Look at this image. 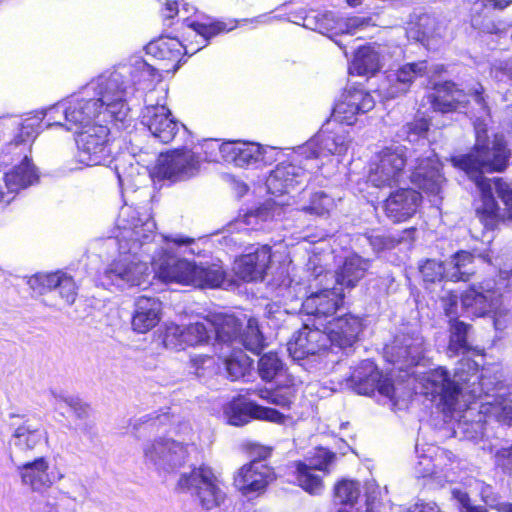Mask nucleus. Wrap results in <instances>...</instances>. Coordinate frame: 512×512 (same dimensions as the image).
Returning a JSON list of instances; mask_svg holds the SVG:
<instances>
[{
  "mask_svg": "<svg viewBox=\"0 0 512 512\" xmlns=\"http://www.w3.org/2000/svg\"><path fill=\"white\" fill-rule=\"evenodd\" d=\"M115 239L119 257L101 276L103 286L124 289L148 284L150 262L155 276L163 282L196 287H219L226 274L220 264L196 265L181 255L198 253L194 238L180 234L155 239L156 224L148 208L125 204L116 222Z\"/></svg>",
  "mask_w": 512,
  "mask_h": 512,
  "instance_id": "obj_1",
  "label": "nucleus"
},
{
  "mask_svg": "<svg viewBox=\"0 0 512 512\" xmlns=\"http://www.w3.org/2000/svg\"><path fill=\"white\" fill-rule=\"evenodd\" d=\"M485 131L476 126V144L473 152L453 157V165L463 170L475 183L480 192V205L476 207L479 222L487 231L494 230L502 217L493 195V189L505 205L509 218H512V182L502 178L493 180L483 176L484 172L503 171L510 157L503 135H495L493 140L486 139Z\"/></svg>",
  "mask_w": 512,
  "mask_h": 512,
  "instance_id": "obj_2",
  "label": "nucleus"
},
{
  "mask_svg": "<svg viewBox=\"0 0 512 512\" xmlns=\"http://www.w3.org/2000/svg\"><path fill=\"white\" fill-rule=\"evenodd\" d=\"M122 75L105 73L91 80L78 92L59 101L56 108L64 114L65 129L75 133L98 123L114 122L126 127L129 107L121 102Z\"/></svg>",
  "mask_w": 512,
  "mask_h": 512,
  "instance_id": "obj_3",
  "label": "nucleus"
},
{
  "mask_svg": "<svg viewBox=\"0 0 512 512\" xmlns=\"http://www.w3.org/2000/svg\"><path fill=\"white\" fill-rule=\"evenodd\" d=\"M275 290L277 296L281 297L286 303L303 300L301 303L302 311L314 317L313 323L320 326L334 317V314L343 303L344 295L342 289L332 288L323 289L317 292H311L308 295V289L300 280L291 278L289 275L283 276L278 282L275 281Z\"/></svg>",
  "mask_w": 512,
  "mask_h": 512,
  "instance_id": "obj_4",
  "label": "nucleus"
},
{
  "mask_svg": "<svg viewBox=\"0 0 512 512\" xmlns=\"http://www.w3.org/2000/svg\"><path fill=\"white\" fill-rule=\"evenodd\" d=\"M202 149L207 153L206 159L215 160L214 152L218 150L225 161L238 167L268 165L276 161L280 153L276 147L272 146H261L246 142H224L219 144L217 140L205 141Z\"/></svg>",
  "mask_w": 512,
  "mask_h": 512,
  "instance_id": "obj_5",
  "label": "nucleus"
},
{
  "mask_svg": "<svg viewBox=\"0 0 512 512\" xmlns=\"http://www.w3.org/2000/svg\"><path fill=\"white\" fill-rule=\"evenodd\" d=\"M167 92V88H161L146 94L145 106L141 112L142 125L161 143L171 142L180 127L185 129L182 124L174 119L171 111L166 106Z\"/></svg>",
  "mask_w": 512,
  "mask_h": 512,
  "instance_id": "obj_6",
  "label": "nucleus"
},
{
  "mask_svg": "<svg viewBox=\"0 0 512 512\" xmlns=\"http://www.w3.org/2000/svg\"><path fill=\"white\" fill-rule=\"evenodd\" d=\"M195 445L184 440L158 438L143 447L144 460L159 473H172L185 465Z\"/></svg>",
  "mask_w": 512,
  "mask_h": 512,
  "instance_id": "obj_7",
  "label": "nucleus"
},
{
  "mask_svg": "<svg viewBox=\"0 0 512 512\" xmlns=\"http://www.w3.org/2000/svg\"><path fill=\"white\" fill-rule=\"evenodd\" d=\"M177 486L180 490L189 492L205 510L219 507L226 498L212 469L205 465L181 474Z\"/></svg>",
  "mask_w": 512,
  "mask_h": 512,
  "instance_id": "obj_8",
  "label": "nucleus"
},
{
  "mask_svg": "<svg viewBox=\"0 0 512 512\" xmlns=\"http://www.w3.org/2000/svg\"><path fill=\"white\" fill-rule=\"evenodd\" d=\"M407 149L402 145H392L380 150L369 166L368 182L374 187L399 185L406 175Z\"/></svg>",
  "mask_w": 512,
  "mask_h": 512,
  "instance_id": "obj_9",
  "label": "nucleus"
},
{
  "mask_svg": "<svg viewBox=\"0 0 512 512\" xmlns=\"http://www.w3.org/2000/svg\"><path fill=\"white\" fill-rule=\"evenodd\" d=\"M107 123H98L77 132V159L86 166L106 165L112 160V150L108 140Z\"/></svg>",
  "mask_w": 512,
  "mask_h": 512,
  "instance_id": "obj_10",
  "label": "nucleus"
},
{
  "mask_svg": "<svg viewBox=\"0 0 512 512\" xmlns=\"http://www.w3.org/2000/svg\"><path fill=\"white\" fill-rule=\"evenodd\" d=\"M425 282L434 283L443 279L452 282L468 281L475 273L474 257L467 251H459L447 262L426 259L419 265Z\"/></svg>",
  "mask_w": 512,
  "mask_h": 512,
  "instance_id": "obj_11",
  "label": "nucleus"
},
{
  "mask_svg": "<svg viewBox=\"0 0 512 512\" xmlns=\"http://www.w3.org/2000/svg\"><path fill=\"white\" fill-rule=\"evenodd\" d=\"M302 158L305 155L299 154V149L292 156L289 162L279 163L273 169L266 179V186L269 193L273 195H283L290 193L296 186L303 184L308 179V172L313 169H319L320 165H313L306 161L302 166Z\"/></svg>",
  "mask_w": 512,
  "mask_h": 512,
  "instance_id": "obj_12",
  "label": "nucleus"
},
{
  "mask_svg": "<svg viewBox=\"0 0 512 512\" xmlns=\"http://www.w3.org/2000/svg\"><path fill=\"white\" fill-rule=\"evenodd\" d=\"M460 381L463 378L451 379L448 371L438 367L424 373L421 378L422 392L432 400L439 399V403L449 412L460 409L458 399L462 391Z\"/></svg>",
  "mask_w": 512,
  "mask_h": 512,
  "instance_id": "obj_13",
  "label": "nucleus"
},
{
  "mask_svg": "<svg viewBox=\"0 0 512 512\" xmlns=\"http://www.w3.org/2000/svg\"><path fill=\"white\" fill-rule=\"evenodd\" d=\"M199 169L200 160L196 153L184 148L161 154L153 174L160 179L177 182L194 177L198 174Z\"/></svg>",
  "mask_w": 512,
  "mask_h": 512,
  "instance_id": "obj_14",
  "label": "nucleus"
},
{
  "mask_svg": "<svg viewBox=\"0 0 512 512\" xmlns=\"http://www.w3.org/2000/svg\"><path fill=\"white\" fill-rule=\"evenodd\" d=\"M304 324L287 343V350L295 361L318 358L330 346V338L323 326L312 323Z\"/></svg>",
  "mask_w": 512,
  "mask_h": 512,
  "instance_id": "obj_15",
  "label": "nucleus"
},
{
  "mask_svg": "<svg viewBox=\"0 0 512 512\" xmlns=\"http://www.w3.org/2000/svg\"><path fill=\"white\" fill-rule=\"evenodd\" d=\"M335 454L325 448H319L311 458L294 462L295 475L298 485L310 494H320L323 490L322 474L329 472L330 465L335 460Z\"/></svg>",
  "mask_w": 512,
  "mask_h": 512,
  "instance_id": "obj_16",
  "label": "nucleus"
},
{
  "mask_svg": "<svg viewBox=\"0 0 512 512\" xmlns=\"http://www.w3.org/2000/svg\"><path fill=\"white\" fill-rule=\"evenodd\" d=\"M350 144L351 138L347 131L343 129L328 131L322 128L305 145L299 147V154L305 155V160L316 165L320 157L344 155Z\"/></svg>",
  "mask_w": 512,
  "mask_h": 512,
  "instance_id": "obj_17",
  "label": "nucleus"
},
{
  "mask_svg": "<svg viewBox=\"0 0 512 512\" xmlns=\"http://www.w3.org/2000/svg\"><path fill=\"white\" fill-rule=\"evenodd\" d=\"M112 73L122 75L118 88L122 92L121 102L125 104H127V97L133 94L135 90H148L147 94H149L162 88H153L154 84L161 80V75L157 69L143 59H136L131 66L120 67Z\"/></svg>",
  "mask_w": 512,
  "mask_h": 512,
  "instance_id": "obj_18",
  "label": "nucleus"
},
{
  "mask_svg": "<svg viewBox=\"0 0 512 512\" xmlns=\"http://www.w3.org/2000/svg\"><path fill=\"white\" fill-rule=\"evenodd\" d=\"M347 385L358 394L369 395L377 390L381 395L394 401V386L391 380L383 377L371 360L362 361L354 368Z\"/></svg>",
  "mask_w": 512,
  "mask_h": 512,
  "instance_id": "obj_19",
  "label": "nucleus"
},
{
  "mask_svg": "<svg viewBox=\"0 0 512 512\" xmlns=\"http://www.w3.org/2000/svg\"><path fill=\"white\" fill-rule=\"evenodd\" d=\"M500 296L497 282L493 279L471 285L461 295L459 309L468 316L481 317L491 312Z\"/></svg>",
  "mask_w": 512,
  "mask_h": 512,
  "instance_id": "obj_20",
  "label": "nucleus"
},
{
  "mask_svg": "<svg viewBox=\"0 0 512 512\" xmlns=\"http://www.w3.org/2000/svg\"><path fill=\"white\" fill-rule=\"evenodd\" d=\"M424 351V340L419 334H401L384 348V357L399 370H406L420 362Z\"/></svg>",
  "mask_w": 512,
  "mask_h": 512,
  "instance_id": "obj_21",
  "label": "nucleus"
},
{
  "mask_svg": "<svg viewBox=\"0 0 512 512\" xmlns=\"http://www.w3.org/2000/svg\"><path fill=\"white\" fill-rule=\"evenodd\" d=\"M275 479L274 471L262 460H252L234 475V486L244 496L259 495Z\"/></svg>",
  "mask_w": 512,
  "mask_h": 512,
  "instance_id": "obj_22",
  "label": "nucleus"
},
{
  "mask_svg": "<svg viewBox=\"0 0 512 512\" xmlns=\"http://www.w3.org/2000/svg\"><path fill=\"white\" fill-rule=\"evenodd\" d=\"M440 162L432 150L416 158V165L410 175L411 182L429 196H440L445 179L440 172Z\"/></svg>",
  "mask_w": 512,
  "mask_h": 512,
  "instance_id": "obj_23",
  "label": "nucleus"
},
{
  "mask_svg": "<svg viewBox=\"0 0 512 512\" xmlns=\"http://www.w3.org/2000/svg\"><path fill=\"white\" fill-rule=\"evenodd\" d=\"M374 97L364 89L350 88L346 90L335 104L332 117L335 121L353 125L358 116L371 111L375 107Z\"/></svg>",
  "mask_w": 512,
  "mask_h": 512,
  "instance_id": "obj_24",
  "label": "nucleus"
},
{
  "mask_svg": "<svg viewBox=\"0 0 512 512\" xmlns=\"http://www.w3.org/2000/svg\"><path fill=\"white\" fill-rule=\"evenodd\" d=\"M427 73L428 66L426 61L404 64L397 70L386 73L385 78L379 85V93L385 99L396 98L405 94L410 89L415 79Z\"/></svg>",
  "mask_w": 512,
  "mask_h": 512,
  "instance_id": "obj_25",
  "label": "nucleus"
},
{
  "mask_svg": "<svg viewBox=\"0 0 512 512\" xmlns=\"http://www.w3.org/2000/svg\"><path fill=\"white\" fill-rule=\"evenodd\" d=\"M17 472L23 485L35 492H43L63 478L62 473L50 469L49 461L45 457H38L19 465Z\"/></svg>",
  "mask_w": 512,
  "mask_h": 512,
  "instance_id": "obj_26",
  "label": "nucleus"
},
{
  "mask_svg": "<svg viewBox=\"0 0 512 512\" xmlns=\"http://www.w3.org/2000/svg\"><path fill=\"white\" fill-rule=\"evenodd\" d=\"M225 415L228 423L234 426H243L250 419L266 420L277 424H284L288 419L287 416L278 410L263 407L253 402H232L225 409Z\"/></svg>",
  "mask_w": 512,
  "mask_h": 512,
  "instance_id": "obj_27",
  "label": "nucleus"
},
{
  "mask_svg": "<svg viewBox=\"0 0 512 512\" xmlns=\"http://www.w3.org/2000/svg\"><path fill=\"white\" fill-rule=\"evenodd\" d=\"M271 262V248L257 247L253 252L241 255L235 260L233 270L243 281H262Z\"/></svg>",
  "mask_w": 512,
  "mask_h": 512,
  "instance_id": "obj_28",
  "label": "nucleus"
},
{
  "mask_svg": "<svg viewBox=\"0 0 512 512\" xmlns=\"http://www.w3.org/2000/svg\"><path fill=\"white\" fill-rule=\"evenodd\" d=\"M28 284L38 294L58 290L60 297L68 305L73 304L77 296V287L73 278L61 271L38 273L29 279Z\"/></svg>",
  "mask_w": 512,
  "mask_h": 512,
  "instance_id": "obj_29",
  "label": "nucleus"
},
{
  "mask_svg": "<svg viewBox=\"0 0 512 512\" xmlns=\"http://www.w3.org/2000/svg\"><path fill=\"white\" fill-rule=\"evenodd\" d=\"M479 384L481 386L480 391L473 388L470 392L473 398L482 399L480 412L484 415L495 417L499 422L512 425V395H508L505 389L501 387L494 394L485 392L484 396H482L481 391L485 385V378H482Z\"/></svg>",
  "mask_w": 512,
  "mask_h": 512,
  "instance_id": "obj_30",
  "label": "nucleus"
},
{
  "mask_svg": "<svg viewBox=\"0 0 512 512\" xmlns=\"http://www.w3.org/2000/svg\"><path fill=\"white\" fill-rule=\"evenodd\" d=\"M421 199L414 189L397 190L384 202V212L394 223L406 221L416 213Z\"/></svg>",
  "mask_w": 512,
  "mask_h": 512,
  "instance_id": "obj_31",
  "label": "nucleus"
},
{
  "mask_svg": "<svg viewBox=\"0 0 512 512\" xmlns=\"http://www.w3.org/2000/svg\"><path fill=\"white\" fill-rule=\"evenodd\" d=\"M330 338V345L340 348L351 347L362 330V322L353 315H344L329 320L323 326Z\"/></svg>",
  "mask_w": 512,
  "mask_h": 512,
  "instance_id": "obj_32",
  "label": "nucleus"
},
{
  "mask_svg": "<svg viewBox=\"0 0 512 512\" xmlns=\"http://www.w3.org/2000/svg\"><path fill=\"white\" fill-rule=\"evenodd\" d=\"M46 443V432L38 424L26 420L14 430L12 435V445L14 448L12 460L16 461L20 455L28 456Z\"/></svg>",
  "mask_w": 512,
  "mask_h": 512,
  "instance_id": "obj_33",
  "label": "nucleus"
},
{
  "mask_svg": "<svg viewBox=\"0 0 512 512\" xmlns=\"http://www.w3.org/2000/svg\"><path fill=\"white\" fill-rule=\"evenodd\" d=\"M443 308L446 315L450 318L451 335L448 350L454 354L467 349V333L469 326L456 318L459 312L458 296L448 292L442 297Z\"/></svg>",
  "mask_w": 512,
  "mask_h": 512,
  "instance_id": "obj_34",
  "label": "nucleus"
},
{
  "mask_svg": "<svg viewBox=\"0 0 512 512\" xmlns=\"http://www.w3.org/2000/svg\"><path fill=\"white\" fill-rule=\"evenodd\" d=\"M11 153L20 159V163L5 173V184L10 192H18L37 182L38 173L27 152L13 150Z\"/></svg>",
  "mask_w": 512,
  "mask_h": 512,
  "instance_id": "obj_35",
  "label": "nucleus"
},
{
  "mask_svg": "<svg viewBox=\"0 0 512 512\" xmlns=\"http://www.w3.org/2000/svg\"><path fill=\"white\" fill-rule=\"evenodd\" d=\"M161 303L155 298L141 296L135 303L132 328L138 333H147L160 321Z\"/></svg>",
  "mask_w": 512,
  "mask_h": 512,
  "instance_id": "obj_36",
  "label": "nucleus"
},
{
  "mask_svg": "<svg viewBox=\"0 0 512 512\" xmlns=\"http://www.w3.org/2000/svg\"><path fill=\"white\" fill-rule=\"evenodd\" d=\"M435 91L436 94L432 100L435 111L448 113L464 107L467 103V93L453 82L438 83L435 85Z\"/></svg>",
  "mask_w": 512,
  "mask_h": 512,
  "instance_id": "obj_37",
  "label": "nucleus"
},
{
  "mask_svg": "<svg viewBox=\"0 0 512 512\" xmlns=\"http://www.w3.org/2000/svg\"><path fill=\"white\" fill-rule=\"evenodd\" d=\"M371 267V262L358 254L345 258L343 264L335 272L336 283L342 287L353 288L364 278Z\"/></svg>",
  "mask_w": 512,
  "mask_h": 512,
  "instance_id": "obj_38",
  "label": "nucleus"
},
{
  "mask_svg": "<svg viewBox=\"0 0 512 512\" xmlns=\"http://www.w3.org/2000/svg\"><path fill=\"white\" fill-rule=\"evenodd\" d=\"M146 52L156 59L171 63L172 69L176 70L179 68L182 55L189 51L177 38L162 36L151 41L146 46Z\"/></svg>",
  "mask_w": 512,
  "mask_h": 512,
  "instance_id": "obj_39",
  "label": "nucleus"
},
{
  "mask_svg": "<svg viewBox=\"0 0 512 512\" xmlns=\"http://www.w3.org/2000/svg\"><path fill=\"white\" fill-rule=\"evenodd\" d=\"M281 208L271 202H266L261 207L245 213L231 224V228L238 230H262L267 227V223L275 217L280 216Z\"/></svg>",
  "mask_w": 512,
  "mask_h": 512,
  "instance_id": "obj_40",
  "label": "nucleus"
},
{
  "mask_svg": "<svg viewBox=\"0 0 512 512\" xmlns=\"http://www.w3.org/2000/svg\"><path fill=\"white\" fill-rule=\"evenodd\" d=\"M43 120V112L38 111L24 118L20 124L19 134L15 137L14 141L7 146V152L11 153L13 150L29 152V143L36 138Z\"/></svg>",
  "mask_w": 512,
  "mask_h": 512,
  "instance_id": "obj_41",
  "label": "nucleus"
},
{
  "mask_svg": "<svg viewBox=\"0 0 512 512\" xmlns=\"http://www.w3.org/2000/svg\"><path fill=\"white\" fill-rule=\"evenodd\" d=\"M216 341L219 344H226L233 349L237 348V340L241 333V325L238 319L233 315H215L210 323Z\"/></svg>",
  "mask_w": 512,
  "mask_h": 512,
  "instance_id": "obj_42",
  "label": "nucleus"
},
{
  "mask_svg": "<svg viewBox=\"0 0 512 512\" xmlns=\"http://www.w3.org/2000/svg\"><path fill=\"white\" fill-rule=\"evenodd\" d=\"M258 373L260 378L266 382L276 381L277 383H282L288 377H293L288 374L285 363L275 352H268L260 357Z\"/></svg>",
  "mask_w": 512,
  "mask_h": 512,
  "instance_id": "obj_43",
  "label": "nucleus"
},
{
  "mask_svg": "<svg viewBox=\"0 0 512 512\" xmlns=\"http://www.w3.org/2000/svg\"><path fill=\"white\" fill-rule=\"evenodd\" d=\"M381 67L379 52L371 46H364L355 53L351 70L357 75L376 73Z\"/></svg>",
  "mask_w": 512,
  "mask_h": 512,
  "instance_id": "obj_44",
  "label": "nucleus"
},
{
  "mask_svg": "<svg viewBox=\"0 0 512 512\" xmlns=\"http://www.w3.org/2000/svg\"><path fill=\"white\" fill-rule=\"evenodd\" d=\"M437 30L436 18L430 14L423 13L415 16L414 20L410 22L408 33L416 41L429 45L430 39L438 34Z\"/></svg>",
  "mask_w": 512,
  "mask_h": 512,
  "instance_id": "obj_45",
  "label": "nucleus"
},
{
  "mask_svg": "<svg viewBox=\"0 0 512 512\" xmlns=\"http://www.w3.org/2000/svg\"><path fill=\"white\" fill-rule=\"evenodd\" d=\"M243 346L253 354H259L266 346L265 338L259 329L258 321L255 318H249L247 324L239 334L237 347Z\"/></svg>",
  "mask_w": 512,
  "mask_h": 512,
  "instance_id": "obj_46",
  "label": "nucleus"
},
{
  "mask_svg": "<svg viewBox=\"0 0 512 512\" xmlns=\"http://www.w3.org/2000/svg\"><path fill=\"white\" fill-rule=\"evenodd\" d=\"M297 384V379L295 377H288L287 380L282 381V383H278V385L283 386V389H275L268 390L266 388H260L256 390V394L267 400L269 403H272L277 406L287 407L292 402L293 391L292 387Z\"/></svg>",
  "mask_w": 512,
  "mask_h": 512,
  "instance_id": "obj_47",
  "label": "nucleus"
},
{
  "mask_svg": "<svg viewBox=\"0 0 512 512\" xmlns=\"http://www.w3.org/2000/svg\"><path fill=\"white\" fill-rule=\"evenodd\" d=\"M223 357L225 369L232 380L243 377L250 369V358L240 349H233L229 355L223 353Z\"/></svg>",
  "mask_w": 512,
  "mask_h": 512,
  "instance_id": "obj_48",
  "label": "nucleus"
},
{
  "mask_svg": "<svg viewBox=\"0 0 512 512\" xmlns=\"http://www.w3.org/2000/svg\"><path fill=\"white\" fill-rule=\"evenodd\" d=\"M306 27H311L322 34L331 33L333 35H340V22L341 18H337L332 12L318 14L314 17H307L305 19Z\"/></svg>",
  "mask_w": 512,
  "mask_h": 512,
  "instance_id": "obj_49",
  "label": "nucleus"
},
{
  "mask_svg": "<svg viewBox=\"0 0 512 512\" xmlns=\"http://www.w3.org/2000/svg\"><path fill=\"white\" fill-rule=\"evenodd\" d=\"M211 321L195 322L185 326L186 328V343L190 347L202 346L209 343L213 333Z\"/></svg>",
  "mask_w": 512,
  "mask_h": 512,
  "instance_id": "obj_50",
  "label": "nucleus"
},
{
  "mask_svg": "<svg viewBox=\"0 0 512 512\" xmlns=\"http://www.w3.org/2000/svg\"><path fill=\"white\" fill-rule=\"evenodd\" d=\"M190 368L200 379H206L218 373L217 360L209 355L193 354L190 356Z\"/></svg>",
  "mask_w": 512,
  "mask_h": 512,
  "instance_id": "obj_51",
  "label": "nucleus"
},
{
  "mask_svg": "<svg viewBox=\"0 0 512 512\" xmlns=\"http://www.w3.org/2000/svg\"><path fill=\"white\" fill-rule=\"evenodd\" d=\"M335 200L323 191L314 193L302 211L316 216H326L335 208Z\"/></svg>",
  "mask_w": 512,
  "mask_h": 512,
  "instance_id": "obj_52",
  "label": "nucleus"
},
{
  "mask_svg": "<svg viewBox=\"0 0 512 512\" xmlns=\"http://www.w3.org/2000/svg\"><path fill=\"white\" fill-rule=\"evenodd\" d=\"M163 344L167 349L173 351L184 350L188 346V343H186V328L175 323L167 324L163 335Z\"/></svg>",
  "mask_w": 512,
  "mask_h": 512,
  "instance_id": "obj_53",
  "label": "nucleus"
},
{
  "mask_svg": "<svg viewBox=\"0 0 512 512\" xmlns=\"http://www.w3.org/2000/svg\"><path fill=\"white\" fill-rule=\"evenodd\" d=\"M360 495V484L353 480H342L334 489L335 500L341 504H353Z\"/></svg>",
  "mask_w": 512,
  "mask_h": 512,
  "instance_id": "obj_54",
  "label": "nucleus"
},
{
  "mask_svg": "<svg viewBox=\"0 0 512 512\" xmlns=\"http://www.w3.org/2000/svg\"><path fill=\"white\" fill-rule=\"evenodd\" d=\"M190 27L193 29V31L201 37L202 39V47L206 46V43L207 41L223 32V31H229L232 29L231 28H227L226 27V24L224 22H215V23H210V24H205V23H197V22H193Z\"/></svg>",
  "mask_w": 512,
  "mask_h": 512,
  "instance_id": "obj_55",
  "label": "nucleus"
},
{
  "mask_svg": "<svg viewBox=\"0 0 512 512\" xmlns=\"http://www.w3.org/2000/svg\"><path fill=\"white\" fill-rule=\"evenodd\" d=\"M392 505L384 500L380 491L372 490L367 494L366 512H391Z\"/></svg>",
  "mask_w": 512,
  "mask_h": 512,
  "instance_id": "obj_56",
  "label": "nucleus"
},
{
  "mask_svg": "<svg viewBox=\"0 0 512 512\" xmlns=\"http://www.w3.org/2000/svg\"><path fill=\"white\" fill-rule=\"evenodd\" d=\"M429 124L425 119H419L414 122L406 124L402 128V134L406 135L409 142H414L420 137H424L428 131Z\"/></svg>",
  "mask_w": 512,
  "mask_h": 512,
  "instance_id": "obj_57",
  "label": "nucleus"
},
{
  "mask_svg": "<svg viewBox=\"0 0 512 512\" xmlns=\"http://www.w3.org/2000/svg\"><path fill=\"white\" fill-rule=\"evenodd\" d=\"M365 238L371 245L372 249L375 252H380L386 249H392L396 245L395 239L390 236H386L383 233L373 232L371 234L365 235Z\"/></svg>",
  "mask_w": 512,
  "mask_h": 512,
  "instance_id": "obj_58",
  "label": "nucleus"
},
{
  "mask_svg": "<svg viewBox=\"0 0 512 512\" xmlns=\"http://www.w3.org/2000/svg\"><path fill=\"white\" fill-rule=\"evenodd\" d=\"M368 26V21L359 16L349 18H341L340 32L341 34L354 35Z\"/></svg>",
  "mask_w": 512,
  "mask_h": 512,
  "instance_id": "obj_59",
  "label": "nucleus"
},
{
  "mask_svg": "<svg viewBox=\"0 0 512 512\" xmlns=\"http://www.w3.org/2000/svg\"><path fill=\"white\" fill-rule=\"evenodd\" d=\"M454 499L460 505L462 512H487L486 508L481 505H473L468 494L461 490H453L452 492Z\"/></svg>",
  "mask_w": 512,
  "mask_h": 512,
  "instance_id": "obj_60",
  "label": "nucleus"
},
{
  "mask_svg": "<svg viewBox=\"0 0 512 512\" xmlns=\"http://www.w3.org/2000/svg\"><path fill=\"white\" fill-rule=\"evenodd\" d=\"M55 400V408L59 411L63 410L64 406L68 407L70 410H73L75 414L79 417H82L86 414V408L80 405V403L73 399L67 398L60 395L53 394Z\"/></svg>",
  "mask_w": 512,
  "mask_h": 512,
  "instance_id": "obj_61",
  "label": "nucleus"
},
{
  "mask_svg": "<svg viewBox=\"0 0 512 512\" xmlns=\"http://www.w3.org/2000/svg\"><path fill=\"white\" fill-rule=\"evenodd\" d=\"M138 165L130 164L126 167L123 164H116L115 171L119 184L121 186L129 185L133 181V177L138 174Z\"/></svg>",
  "mask_w": 512,
  "mask_h": 512,
  "instance_id": "obj_62",
  "label": "nucleus"
},
{
  "mask_svg": "<svg viewBox=\"0 0 512 512\" xmlns=\"http://www.w3.org/2000/svg\"><path fill=\"white\" fill-rule=\"evenodd\" d=\"M59 106V102L48 107L46 110H41L43 112L44 119L47 118V126H61L65 127L64 114L60 113L56 108Z\"/></svg>",
  "mask_w": 512,
  "mask_h": 512,
  "instance_id": "obj_63",
  "label": "nucleus"
},
{
  "mask_svg": "<svg viewBox=\"0 0 512 512\" xmlns=\"http://www.w3.org/2000/svg\"><path fill=\"white\" fill-rule=\"evenodd\" d=\"M495 462L499 467L512 473V445L498 450L495 455Z\"/></svg>",
  "mask_w": 512,
  "mask_h": 512,
  "instance_id": "obj_64",
  "label": "nucleus"
}]
</instances>
